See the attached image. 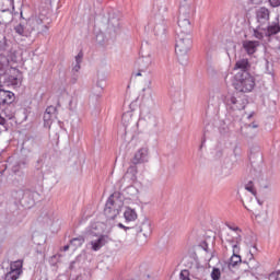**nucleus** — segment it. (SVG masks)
Wrapping results in <instances>:
<instances>
[{
	"instance_id": "c9c22d12",
	"label": "nucleus",
	"mask_w": 280,
	"mask_h": 280,
	"mask_svg": "<svg viewBox=\"0 0 280 280\" xmlns=\"http://www.w3.org/2000/svg\"><path fill=\"white\" fill-rule=\"evenodd\" d=\"M9 81L13 86H19V84H21V79L16 75L9 77Z\"/></svg>"
},
{
	"instance_id": "473e14b6",
	"label": "nucleus",
	"mask_w": 280,
	"mask_h": 280,
	"mask_svg": "<svg viewBox=\"0 0 280 280\" xmlns=\"http://www.w3.org/2000/svg\"><path fill=\"white\" fill-rule=\"evenodd\" d=\"M245 190L250 192L252 196L257 195V190H255V185L253 184V182H249L245 185Z\"/></svg>"
},
{
	"instance_id": "aec40b11",
	"label": "nucleus",
	"mask_w": 280,
	"mask_h": 280,
	"mask_svg": "<svg viewBox=\"0 0 280 280\" xmlns=\"http://www.w3.org/2000/svg\"><path fill=\"white\" fill-rule=\"evenodd\" d=\"M137 218H139V214L137 213V210L131 207H126L124 211V219L125 222H137Z\"/></svg>"
},
{
	"instance_id": "79ce46f5",
	"label": "nucleus",
	"mask_w": 280,
	"mask_h": 280,
	"mask_svg": "<svg viewBox=\"0 0 280 280\" xmlns=\"http://www.w3.org/2000/svg\"><path fill=\"white\" fill-rule=\"evenodd\" d=\"M69 248H71V244H70V245H66V246H63V250H65V253H67V250H69Z\"/></svg>"
},
{
	"instance_id": "39448f33",
	"label": "nucleus",
	"mask_w": 280,
	"mask_h": 280,
	"mask_svg": "<svg viewBox=\"0 0 280 280\" xmlns=\"http://www.w3.org/2000/svg\"><path fill=\"white\" fill-rule=\"evenodd\" d=\"M124 207V200L119 192L112 194L105 205L104 213L107 220H115L117 215L121 212V208Z\"/></svg>"
},
{
	"instance_id": "a878e982",
	"label": "nucleus",
	"mask_w": 280,
	"mask_h": 280,
	"mask_svg": "<svg viewBox=\"0 0 280 280\" xmlns=\"http://www.w3.org/2000/svg\"><path fill=\"white\" fill-rule=\"evenodd\" d=\"M82 58H84V54L79 52L75 58H74V63L72 67V72L73 73H78L80 71V69H82Z\"/></svg>"
},
{
	"instance_id": "8fccbe9b",
	"label": "nucleus",
	"mask_w": 280,
	"mask_h": 280,
	"mask_svg": "<svg viewBox=\"0 0 280 280\" xmlns=\"http://www.w3.org/2000/svg\"><path fill=\"white\" fill-rule=\"evenodd\" d=\"M10 3H13V1H12V0H10Z\"/></svg>"
},
{
	"instance_id": "0eeeda50",
	"label": "nucleus",
	"mask_w": 280,
	"mask_h": 280,
	"mask_svg": "<svg viewBox=\"0 0 280 280\" xmlns=\"http://www.w3.org/2000/svg\"><path fill=\"white\" fill-rule=\"evenodd\" d=\"M43 23V19L37 18H31L25 25L19 24L14 27V31L19 36H30L32 32L36 30L37 25H40Z\"/></svg>"
},
{
	"instance_id": "f257e3e1",
	"label": "nucleus",
	"mask_w": 280,
	"mask_h": 280,
	"mask_svg": "<svg viewBox=\"0 0 280 280\" xmlns=\"http://www.w3.org/2000/svg\"><path fill=\"white\" fill-rule=\"evenodd\" d=\"M228 226L226 233L223 235V242L231 245L233 255L230 258L229 267L235 268V266H240L242 264V256H240L241 244H242V235L244 232L240 229V226L233 223H226Z\"/></svg>"
},
{
	"instance_id": "a211bd4d",
	"label": "nucleus",
	"mask_w": 280,
	"mask_h": 280,
	"mask_svg": "<svg viewBox=\"0 0 280 280\" xmlns=\"http://www.w3.org/2000/svg\"><path fill=\"white\" fill-rule=\"evenodd\" d=\"M150 25L158 34H165V20H163V18H155L153 21H151Z\"/></svg>"
},
{
	"instance_id": "7ed1b4c3",
	"label": "nucleus",
	"mask_w": 280,
	"mask_h": 280,
	"mask_svg": "<svg viewBox=\"0 0 280 280\" xmlns=\"http://www.w3.org/2000/svg\"><path fill=\"white\" fill-rule=\"evenodd\" d=\"M233 86L238 93H253L256 86V79L248 71L237 72L234 75Z\"/></svg>"
},
{
	"instance_id": "c03bdc74",
	"label": "nucleus",
	"mask_w": 280,
	"mask_h": 280,
	"mask_svg": "<svg viewBox=\"0 0 280 280\" xmlns=\"http://www.w3.org/2000/svg\"><path fill=\"white\" fill-rule=\"evenodd\" d=\"M249 127H252V128H257V125H249Z\"/></svg>"
},
{
	"instance_id": "5701e85b",
	"label": "nucleus",
	"mask_w": 280,
	"mask_h": 280,
	"mask_svg": "<svg viewBox=\"0 0 280 280\" xmlns=\"http://www.w3.org/2000/svg\"><path fill=\"white\" fill-rule=\"evenodd\" d=\"M250 67V63L248 62V59H240L236 61L234 66V71H238V73H243V71H248Z\"/></svg>"
},
{
	"instance_id": "09e8293b",
	"label": "nucleus",
	"mask_w": 280,
	"mask_h": 280,
	"mask_svg": "<svg viewBox=\"0 0 280 280\" xmlns=\"http://www.w3.org/2000/svg\"><path fill=\"white\" fill-rule=\"evenodd\" d=\"M256 38H261V37H259V35H256Z\"/></svg>"
},
{
	"instance_id": "f8f14e48",
	"label": "nucleus",
	"mask_w": 280,
	"mask_h": 280,
	"mask_svg": "<svg viewBox=\"0 0 280 280\" xmlns=\"http://www.w3.org/2000/svg\"><path fill=\"white\" fill-rule=\"evenodd\" d=\"M143 121H147V124H156V117L154 116V114H152V109L148 107H141L140 119L135 124L141 126Z\"/></svg>"
},
{
	"instance_id": "393cba45",
	"label": "nucleus",
	"mask_w": 280,
	"mask_h": 280,
	"mask_svg": "<svg viewBox=\"0 0 280 280\" xmlns=\"http://www.w3.org/2000/svg\"><path fill=\"white\" fill-rule=\"evenodd\" d=\"M138 168H137V164H133L131 166L128 167L124 178H129V180L131 183H135V180H137V174H138Z\"/></svg>"
},
{
	"instance_id": "9b49d317",
	"label": "nucleus",
	"mask_w": 280,
	"mask_h": 280,
	"mask_svg": "<svg viewBox=\"0 0 280 280\" xmlns=\"http://www.w3.org/2000/svg\"><path fill=\"white\" fill-rule=\"evenodd\" d=\"M196 14V5L194 0H182L179 5V16H190L194 18Z\"/></svg>"
},
{
	"instance_id": "7c9ffc66",
	"label": "nucleus",
	"mask_w": 280,
	"mask_h": 280,
	"mask_svg": "<svg viewBox=\"0 0 280 280\" xmlns=\"http://www.w3.org/2000/svg\"><path fill=\"white\" fill-rule=\"evenodd\" d=\"M222 277V271H220V268H213L211 271V279L212 280H220Z\"/></svg>"
},
{
	"instance_id": "4c0bfd02",
	"label": "nucleus",
	"mask_w": 280,
	"mask_h": 280,
	"mask_svg": "<svg viewBox=\"0 0 280 280\" xmlns=\"http://www.w3.org/2000/svg\"><path fill=\"white\" fill-rule=\"evenodd\" d=\"M253 5H261L264 3V0H249Z\"/></svg>"
},
{
	"instance_id": "6ab92c4d",
	"label": "nucleus",
	"mask_w": 280,
	"mask_h": 280,
	"mask_svg": "<svg viewBox=\"0 0 280 280\" xmlns=\"http://www.w3.org/2000/svg\"><path fill=\"white\" fill-rule=\"evenodd\" d=\"M137 231L138 233H142L144 237H150V235H152V222L144 219Z\"/></svg>"
},
{
	"instance_id": "37998d69",
	"label": "nucleus",
	"mask_w": 280,
	"mask_h": 280,
	"mask_svg": "<svg viewBox=\"0 0 280 280\" xmlns=\"http://www.w3.org/2000/svg\"><path fill=\"white\" fill-rule=\"evenodd\" d=\"M96 86H100L102 89V82L97 81Z\"/></svg>"
},
{
	"instance_id": "bb28decb",
	"label": "nucleus",
	"mask_w": 280,
	"mask_h": 280,
	"mask_svg": "<svg viewBox=\"0 0 280 280\" xmlns=\"http://www.w3.org/2000/svg\"><path fill=\"white\" fill-rule=\"evenodd\" d=\"M82 244H84L83 236H78L70 241V248H72V250H78V248H80V246H82Z\"/></svg>"
},
{
	"instance_id": "3c124183",
	"label": "nucleus",
	"mask_w": 280,
	"mask_h": 280,
	"mask_svg": "<svg viewBox=\"0 0 280 280\" xmlns=\"http://www.w3.org/2000/svg\"><path fill=\"white\" fill-rule=\"evenodd\" d=\"M278 51H280V47H279Z\"/></svg>"
},
{
	"instance_id": "a18cd8bd",
	"label": "nucleus",
	"mask_w": 280,
	"mask_h": 280,
	"mask_svg": "<svg viewBox=\"0 0 280 280\" xmlns=\"http://www.w3.org/2000/svg\"><path fill=\"white\" fill-rule=\"evenodd\" d=\"M1 27H2V30H3V27H5V23L1 24Z\"/></svg>"
},
{
	"instance_id": "9d476101",
	"label": "nucleus",
	"mask_w": 280,
	"mask_h": 280,
	"mask_svg": "<svg viewBox=\"0 0 280 280\" xmlns=\"http://www.w3.org/2000/svg\"><path fill=\"white\" fill-rule=\"evenodd\" d=\"M191 16L188 15H178L177 20V34H191V30H194V24L191 23Z\"/></svg>"
},
{
	"instance_id": "f03ea898",
	"label": "nucleus",
	"mask_w": 280,
	"mask_h": 280,
	"mask_svg": "<svg viewBox=\"0 0 280 280\" xmlns=\"http://www.w3.org/2000/svg\"><path fill=\"white\" fill-rule=\"evenodd\" d=\"M191 33H177L175 38V54L178 62L183 66L189 61V49H191Z\"/></svg>"
},
{
	"instance_id": "b1692460",
	"label": "nucleus",
	"mask_w": 280,
	"mask_h": 280,
	"mask_svg": "<svg viewBox=\"0 0 280 280\" xmlns=\"http://www.w3.org/2000/svg\"><path fill=\"white\" fill-rule=\"evenodd\" d=\"M256 16L259 23H266L270 19V11L266 8H260L257 10Z\"/></svg>"
},
{
	"instance_id": "72a5a7b5",
	"label": "nucleus",
	"mask_w": 280,
	"mask_h": 280,
	"mask_svg": "<svg viewBox=\"0 0 280 280\" xmlns=\"http://www.w3.org/2000/svg\"><path fill=\"white\" fill-rule=\"evenodd\" d=\"M8 130V120L0 115V132H7Z\"/></svg>"
},
{
	"instance_id": "2f4dec72",
	"label": "nucleus",
	"mask_w": 280,
	"mask_h": 280,
	"mask_svg": "<svg viewBox=\"0 0 280 280\" xmlns=\"http://www.w3.org/2000/svg\"><path fill=\"white\" fill-rule=\"evenodd\" d=\"M190 277H191L190 269H184L179 273V279H182V280H191Z\"/></svg>"
},
{
	"instance_id": "20e7f679",
	"label": "nucleus",
	"mask_w": 280,
	"mask_h": 280,
	"mask_svg": "<svg viewBox=\"0 0 280 280\" xmlns=\"http://www.w3.org/2000/svg\"><path fill=\"white\" fill-rule=\"evenodd\" d=\"M222 102L231 113H240V110H244L248 105V98L246 96L234 93L223 94Z\"/></svg>"
},
{
	"instance_id": "412c9836",
	"label": "nucleus",
	"mask_w": 280,
	"mask_h": 280,
	"mask_svg": "<svg viewBox=\"0 0 280 280\" xmlns=\"http://www.w3.org/2000/svg\"><path fill=\"white\" fill-rule=\"evenodd\" d=\"M14 102V93L11 91L0 90V105L12 104Z\"/></svg>"
},
{
	"instance_id": "f704fd0d",
	"label": "nucleus",
	"mask_w": 280,
	"mask_h": 280,
	"mask_svg": "<svg viewBox=\"0 0 280 280\" xmlns=\"http://www.w3.org/2000/svg\"><path fill=\"white\" fill-rule=\"evenodd\" d=\"M27 166V162L25 160L20 161L18 163V165L13 166V172L16 174V172H19V170H23Z\"/></svg>"
},
{
	"instance_id": "f3484780",
	"label": "nucleus",
	"mask_w": 280,
	"mask_h": 280,
	"mask_svg": "<svg viewBox=\"0 0 280 280\" xmlns=\"http://www.w3.org/2000/svg\"><path fill=\"white\" fill-rule=\"evenodd\" d=\"M152 95H153L152 79H148L144 82V86L142 88V94H141L142 101L143 102H148L149 100L152 101L153 100Z\"/></svg>"
},
{
	"instance_id": "dca6fc26",
	"label": "nucleus",
	"mask_w": 280,
	"mask_h": 280,
	"mask_svg": "<svg viewBox=\"0 0 280 280\" xmlns=\"http://www.w3.org/2000/svg\"><path fill=\"white\" fill-rule=\"evenodd\" d=\"M190 277L197 280H207L205 279V275H207V269L203 266L198 265V262L192 264L189 267Z\"/></svg>"
},
{
	"instance_id": "e433bc0d",
	"label": "nucleus",
	"mask_w": 280,
	"mask_h": 280,
	"mask_svg": "<svg viewBox=\"0 0 280 280\" xmlns=\"http://www.w3.org/2000/svg\"><path fill=\"white\" fill-rule=\"evenodd\" d=\"M269 3L272 5V8H279L280 0H269Z\"/></svg>"
},
{
	"instance_id": "6e6552de",
	"label": "nucleus",
	"mask_w": 280,
	"mask_h": 280,
	"mask_svg": "<svg viewBox=\"0 0 280 280\" xmlns=\"http://www.w3.org/2000/svg\"><path fill=\"white\" fill-rule=\"evenodd\" d=\"M21 275H23V260L12 261L7 275H4V280H19Z\"/></svg>"
},
{
	"instance_id": "ea45409f",
	"label": "nucleus",
	"mask_w": 280,
	"mask_h": 280,
	"mask_svg": "<svg viewBox=\"0 0 280 280\" xmlns=\"http://www.w3.org/2000/svg\"><path fill=\"white\" fill-rule=\"evenodd\" d=\"M127 191H131L132 194H137V188L135 186H130L127 188Z\"/></svg>"
},
{
	"instance_id": "ddd939ff",
	"label": "nucleus",
	"mask_w": 280,
	"mask_h": 280,
	"mask_svg": "<svg viewBox=\"0 0 280 280\" xmlns=\"http://www.w3.org/2000/svg\"><path fill=\"white\" fill-rule=\"evenodd\" d=\"M13 73V75H16L19 73V70L16 68L10 67V60L8 57L0 55V78H3L7 73Z\"/></svg>"
},
{
	"instance_id": "49530a36",
	"label": "nucleus",
	"mask_w": 280,
	"mask_h": 280,
	"mask_svg": "<svg viewBox=\"0 0 280 280\" xmlns=\"http://www.w3.org/2000/svg\"><path fill=\"white\" fill-rule=\"evenodd\" d=\"M250 117H253V114H250V115L248 116V119H250Z\"/></svg>"
},
{
	"instance_id": "de8ad7c7",
	"label": "nucleus",
	"mask_w": 280,
	"mask_h": 280,
	"mask_svg": "<svg viewBox=\"0 0 280 280\" xmlns=\"http://www.w3.org/2000/svg\"><path fill=\"white\" fill-rule=\"evenodd\" d=\"M12 117H13V115H10V116H9V119H12Z\"/></svg>"
},
{
	"instance_id": "1a4fd4ad",
	"label": "nucleus",
	"mask_w": 280,
	"mask_h": 280,
	"mask_svg": "<svg viewBox=\"0 0 280 280\" xmlns=\"http://www.w3.org/2000/svg\"><path fill=\"white\" fill-rule=\"evenodd\" d=\"M150 161V148L141 147L139 148L131 160L133 165H143V163H149Z\"/></svg>"
},
{
	"instance_id": "4be33fe9",
	"label": "nucleus",
	"mask_w": 280,
	"mask_h": 280,
	"mask_svg": "<svg viewBox=\"0 0 280 280\" xmlns=\"http://www.w3.org/2000/svg\"><path fill=\"white\" fill-rule=\"evenodd\" d=\"M258 47H259V42L246 40L243 43V48L249 56H253V54L257 51Z\"/></svg>"
},
{
	"instance_id": "2eb2a0df",
	"label": "nucleus",
	"mask_w": 280,
	"mask_h": 280,
	"mask_svg": "<svg viewBox=\"0 0 280 280\" xmlns=\"http://www.w3.org/2000/svg\"><path fill=\"white\" fill-rule=\"evenodd\" d=\"M152 55L143 56L139 59V71L136 74L137 77L143 75V73H147L148 69L152 66Z\"/></svg>"
},
{
	"instance_id": "c85d7f7f",
	"label": "nucleus",
	"mask_w": 280,
	"mask_h": 280,
	"mask_svg": "<svg viewBox=\"0 0 280 280\" xmlns=\"http://www.w3.org/2000/svg\"><path fill=\"white\" fill-rule=\"evenodd\" d=\"M122 126H125V128H128L130 126V124H132V112H126L125 114H122Z\"/></svg>"
},
{
	"instance_id": "423d86ee",
	"label": "nucleus",
	"mask_w": 280,
	"mask_h": 280,
	"mask_svg": "<svg viewBox=\"0 0 280 280\" xmlns=\"http://www.w3.org/2000/svg\"><path fill=\"white\" fill-rule=\"evenodd\" d=\"M85 237L89 241V243L86 244V248H90L95 253H97V250H100L101 248H103V246H106V244L110 242V237L108 235H97V233H95V231L93 230H88L85 233Z\"/></svg>"
},
{
	"instance_id": "c756f323",
	"label": "nucleus",
	"mask_w": 280,
	"mask_h": 280,
	"mask_svg": "<svg viewBox=\"0 0 280 280\" xmlns=\"http://www.w3.org/2000/svg\"><path fill=\"white\" fill-rule=\"evenodd\" d=\"M265 73H267V75H271V78H275V69L272 68V63H270L269 61L265 62Z\"/></svg>"
},
{
	"instance_id": "a19ab883",
	"label": "nucleus",
	"mask_w": 280,
	"mask_h": 280,
	"mask_svg": "<svg viewBox=\"0 0 280 280\" xmlns=\"http://www.w3.org/2000/svg\"><path fill=\"white\" fill-rule=\"evenodd\" d=\"M269 280H279V277H277V273L273 272L269 276Z\"/></svg>"
},
{
	"instance_id": "58836bf2",
	"label": "nucleus",
	"mask_w": 280,
	"mask_h": 280,
	"mask_svg": "<svg viewBox=\"0 0 280 280\" xmlns=\"http://www.w3.org/2000/svg\"><path fill=\"white\" fill-rule=\"evenodd\" d=\"M118 229H124L125 231H129L130 228L124 225V223H118Z\"/></svg>"
},
{
	"instance_id": "cd10ccee",
	"label": "nucleus",
	"mask_w": 280,
	"mask_h": 280,
	"mask_svg": "<svg viewBox=\"0 0 280 280\" xmlns=\"http://www.w3.org/2000/svg\"><path fill=\"white\" fill-rule=\"evenodd\" d=\"M280 26L279 23L272 22L267 28V36H275V34H279Z\"/></svg>"
},
{
	"instance_id": "4468645a",
	"label": "nucleus",
	"mask_w": 280,
	"mask_h": 280,
	"mask_svg": "<svg viewBox=\"0 0 280 280\" xmlns=\"http://www.w3.org/2000/svg\"><path fill=\"white\" fill-rule=\"evenodd\" d=\"M58 117V112L56 107L48 106L44 113V126L45 128H51V125L54 121H56V118Z\"/></svg>"
}]
</instances>
